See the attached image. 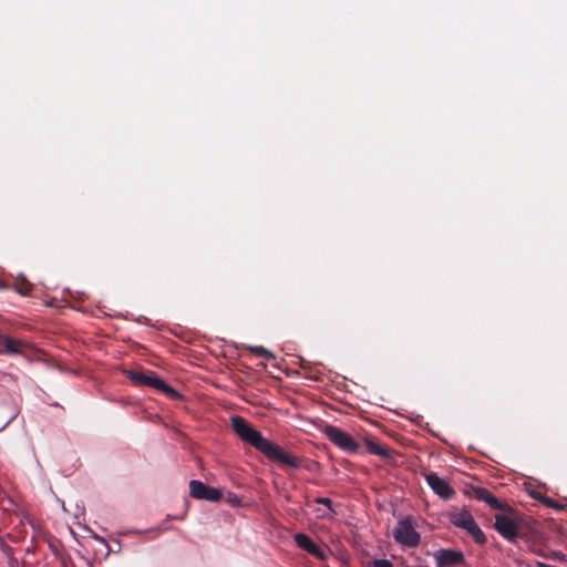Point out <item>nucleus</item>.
I'll use <instances>...</instances> for the list:
<instances>
[{
	"mask_svg": "<svg viewBox=\"0 0 567 567\" xmlns=\"http://www.w3.org/2000/svg\"><path fill=\"white\" fill-rule=\"evenodd\" d=\"M491 492L484 487H472V496L478 501L485 502Z\"/></svg>",
	"mask_w": 567,
	"mask_h": 567,
	"instance_id": "obj_15",
	"label": "nucleus"
},
{
	"mask_svg": "<svg viewBox=\"0 0 567 567\" xmlns=\"http://www.w3.org/2000/svg\"><path fill=\"white\" fill-rule=\"evenodd\" d=\"M555 558L559 561H565L566 560V556L561 553H556L555 554Z\"/></svg>",
	"mask_w": 567,
	"mask_h": 567,
	"instance_id": "obj_20",
	"label": "nucleus"
},
{
	"mask_svg": "<svg viewBox=\"0 0 567 567\" xmlns=\"http://www.w3.org/2000/svg\"><path fill=\"white\" fill-rule=\"evenodd\" d=\"M316 503L318 504H322L324 506H327L331 512H334L333 508H332V501L328 497H317L315 499Z\"/></svg>",
	"mask_w": 567,
	"mask_h": 567,
	"instance_id": "obj_18",
	"label": "nucleus"
},
{
	"mask_svg": "<svg viewBox=\"0 0 567 567\" xmlns=\"http://www.w3.org/2000/svg\"><path fill=\"white\" fill-rule=\"evenodd\" d=\"M364 444L371 454L378 455L384 460L392 458L394 454L391 449L380 445L371 437H364Z\"/></svg>",
	"mask_w": 567,
	"mask_h": 567,
	"instance_id": "obj_12",
	"label": "nucleus"
},
{
	"mask_svg": "<svg viewBox=\"0 0 567 567\" xmlns=\"http://www.w3.org/2000/svg\"><path fill=\"white\" fill-rule=\"evenodd\" d=\"M0 346L3 347L1 353L8 354H24V349L28 348V343L0 333Z\"/></svg>",
	"mask_w": 567,
	"mask_h": 567,
	"instance_id": "obj_11",
	"label": "nucleus"
},
{
	"mask_svg": "<svg viewBox=\"0 0 567 567\" xmlns=\"http://www.w3.org/2000/svg\"><path fill=\"white\" fill-rule=\"evenodd\" d=\"M324 435L338 447L348 452V453H357L359 451L360 444L347 432L334 425H327L323 429Z\"/></svg>",
	"mask_w": 567,
	"mask_h": 567,
	"instance_id": "obj_5",
	"label": "nucleus"
},
{
	"mask_svg": "<svg viewBox=\"0 0 567 567\" xmlns=\"http://www.w3.org/2000/svg\"><path fill=\"white\" fill-rule=\"evenodd\" d=\"M450 522L462 529H465L475 540V543L480 545H484L486 543V536L481 529V527L476 524L473 515L468 511H455L450 513Z\"/></svg>",
	"mask_w": 567,
	"mask_h": 567,
	"instance_id": "obj_3",
	"label": "nucleus"
},
{
	"mask_svg": "<svg viewBox=\"0 0 567 567\" xmlns=\"http://www.w3.org/2000/svg\"><path fill=\"white\" fill-rule=\"evenodd\" d=\"M436 567H454L465 561L461 550L441 548L434 553Z\"/></svg>",
	"mask_w": 567,
	"mask_h": 567,
	"instance_id": "obj_9",
	"label": "nucleus"
},
{
	"mask_svg": "<svg viewBox=\"0 0 567 567\" xmlns=\"http://www.w3.org/2000/svg\"><path fill=\"white\" fill-rule=\"evenodd\" d=\"M189 494L195 499L209 502H219L223 497V493L219 488L208 486L197 480H192L189 482Z\"/></svg>",
	"mask_w": 567,
	"mask_h": 567,
	"instance_id": "obj_7",
	"label": "nucleus"
},
{
	"mask_svg": "<svg viewBox=\"0 0 567 567\" xmlns=\"http://www.w3.org/2000/svg\"><path fill=\"white\" fill-rule=\"evenodd\" d=\"M484 503H486L493 509H498L508 514H515V511L508 504L501 502L492 493L489 496H487Z\"/></svg>",
	"mask_w": 567,
	"mask_h": 567,
	"instance_id": "obj_13",
	"label": "nucleus"
},
{
	"mask_svg": "<svg viewBox=\"0 0 567 567\" xmlns=\"http://www.w3.org/2000/svg\"><path fill=\"white\" fill-rule=\"evenodd\" d=\"M125 377L137 386H150L156 389L171 399H179L181 394L174 388L165 383L153 371L124 370Z\"/></svg>",
	"mask_w": 567,
	"mask_h": 567,
	"instance_id": "obj_2",
	"label": "nucleus"
},
{
	"mask_svg": "<svg viewBox=\"0 0 567 567\" xmlns=\"http://www.w3.org/2000/svg\"><path fill=\"white\" fill-rule=\"evenodd\" d=\"M231 425L235 433L245 442L252 445L257 451L262 453L267 458L278 462L282 465L299 468L301 467V458L291 455L278 444L262 436V434L254 429L244 417L233 416Z\"/></svg>",
	"mask_w": 567,
	"mask_h": 567,
	"instance_id": "obj_1",
	"label": "nucleus"
},
{
	"mask_svg": "<svg viewBox=\"0 0 567 567\" xmlns=\"http://www.w3.org/2000/svg\"><path fill=\"white\" fill-rule=\"evenodd\" d=\"M515 514L503 515L498 514L495 516L494 528L506 539L513 542L518 537V526L516 523Z\"/></svg>",
	"mask_w": 567,
	"mask_h": 567,
	"instance_id": "obj_6",
	"label": "nucleus"
},
{
	"mask_svg": "<svg viewBox=\"0 0 567 567\" xmlns=\"http://www.w3.org/2000/svg\"><path fill=\"white\" fill-rule=\"evenodd\" d=\"M371 567H394L388 559H375L372 561Z\"/></svg>",
	"mask_w": 567,
	"mask_h": 567,
	"instance_id": "obj_17",
	"label": "nucleus"
},
{
	"mask_svg": "<svg viewBox=\"0 0 567 567\" xmlns=\"http://www.w3.org/2000/svg\"><path fill=\"white\" fill-rule=\"evenodd\" d=\"M424 478L431 489L439 495L441 498L447 501L451 499L455 495L454 488L450 485L447 481L440 477L434 472H429L424 474Z\"/></svg>",
	"mask_w": 567,
	"mask_h": 567,
	"instance_id": "obj_8",
	"label": "nucleus"
},
{
	"mask_svg": "<svg viewBox=\"0 0 567 567\" xmlns=\"http://www.w3.org/2000/svg\"><path fill=\"white\" fill-rule=\"evenodd\" d=\"M6 288H7V286L0 281V289H6Z\"/></svg>",
	"mask_w": 567,
	"mask_h": 567,
	"instance_id": "obj_21",
	"label": "nucleus"
},
{
	"mask_svg": "<svg viewBox=\"0 0 567 567\" xmlns=\"http://www.w3.org/2000/svg\"><path fill=\"white\" fill-rule=\"evenodd\" d=\"M14 288L20 295L27 296L31 293L33 285L24 276H19L14 282Z\"/></svg>",
	"mask_w": 567,
	"mask_h": 567,
	"instance_id": "obj_14",
	"label": "nucleus"
},
{
	"mask_svg": "<svg viewBox=\"0 0 567 567\" xmlns=\"http://www.w3.org/2000/svg\"><path fill=\"white\" fill-rule=\"evenodd\" d=\"M393 537L396 543L410 548L416 547L421 542V536L410 518L399 520L393 530Z\"/></svg>",
	"mask_w": 567,
	"mask_h": 567,
	"instance_id": "obj_4",
	"label": "nucleus"
},
{
	"mask_svg": "<svg viewBox=\"0 0 567 567\" xmlns=\"http://www.w3.org/2000/svg\"><path fill=\"white\" fill-rule=\"evenodd\" d=\"M293 539L298 547L302 548L310 555L320 560L327 559V553L324 549L318 546L308 535L303 533H297L295 534Z\"/></svg>",
	"mask_w": 567,
	"mask_h": 567,
	"instance_id": "obj_10",
	"label": "nucleus"
},
{
	"mask_svg": "<svg viewBox=\"0 0 567 567\" xmlns=\"http://www.w3.org/2000/svg\"><path fill=\"white\" fill-rule=\"evenodd\" d=\"M0 548L6 553L9 554L11 551V548L4 543L3 538L0 536Z\"/></svg>",
	"mask_w": 567,
	"mask_h": 567,
	"instance_id": "obj_19",
	"label": "nucleus"
},
{
	"mask_svg": "<svg viewBox=\"0 0 567 567\" xmlns=\"http://www.w3.org/2000/svg\"><path fill=\"white\" fill-rule=\"evenodd\" d=\"M249 350H250L252 353H255V354H257V355H259V357L266 358V359H271V358H274L272 353H271L269 350L265 349L264 347H259V346H257V347H250V348H249Z\"/></svg>",
	"mask_w": 567,
	"mask_h": 567,
	"instance_id": "obj_16",
	"label": "nucleus"
}]
</instances>
